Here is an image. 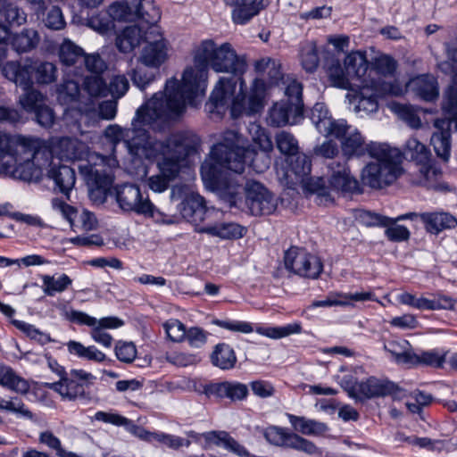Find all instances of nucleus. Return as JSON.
Returning <instances> with one entry per match:
<instances>
[{
    "instance_id": "obj_1",
    "label": "nucleus",
    "mask_w": 457,
    "mask_h": 457,
    "mask_svg": "<svg viewBox=\"0 0 457 457\" xmlns=\"http://www.w3.org/2000/svg\"><path fill=\"white\" fill-rule=\"evenodd\" d=\"M194 67L187 68L183 73L181 84L171 78L165 84V91L173 95L174 103H183L195 106L197 97L204 94L208 75V66L216 72L230 74L222 77L212 92L209 102V112L223 113L228 108L232 118L242 115L256 114L263 108V97L266 85L262 79H253L251 92L246 96L245 83L242 75L246 70L244 56L237 54L229 43L217 46L212 39L203 40L197 46L194 56Z\"/></svg>"
},
{
    "instance_id": "obj_2",
    "label": "nucleus",
    "mask_w": 457,
    "mask_h": 457,
    "mask_svg": "<svg viewBox=\"0 0 457 457\" xmlns=\"http://www.w3.org/2000/svg\"><path fill=\"white\" fill-rule=\"evenodd\" d=\"M254 144L261 150L247 145V141L234 130L224 132L220 142L211 151L210 157L201 165V177L204 184L212 189H221L225 185V171L243 173L248 163L256 172L262 173L270 165L268 152L272 149V142L265 130L258 124H251Z\"/></svg>"
},
{
    "instance_id": "obj_3",
    "label": "nucleus",
    "mask_w": 457,
    "mask_h": 457,
    "mask_svg": "<svg viewBox=\"0 0 457 457\" xmlns=\"http://www.w3.org/2000/svg\"><path fill=\"white\" fill-rule=\"evenodd\" d=\"M173 100V95H169L165 90L155 93L137 110L131 128L109 125L104 130L105 137L113 147L122 142L133 156H154L155 148L153 145L159 140L151 137L147 129L164 131L172 120L183 113L182 101L175 104Z\"/></svg>"
},
{
    "instance_id": "obj_4",
    "label": "nucleus",
    "mask_w": 457,
    "mask_h": 457,
    "mask_svg": "<svg viewBox=\"0 0 457 457\" xmlns=\"http://www.w3.org/2000/svg\"><path fill=\"white\" fill-rule=\"evenodd\" d=\"M200 145L199 137L191 130L171 133L164 141L154 143V155L142 156L157 161L160 174L149 178L148 186L154 192L165 191L171 180L177 178L187 158L196 153Z\"/></svg>"
},
{
    "instance_id": "obj_5",
    "label": "nucleus",
    "mask_w": 457,
    "mask_h": 457,
    "mask_svg": "<svg viewBox=\"0 0 457 457\" xmlns=\"http://www.w3.org/2000/svg\"><path fill=\"white\" fill-rule=\"evenodd\" d=\"M50 152L37 138L0 131V174L23 181L37 176V165H44Z\"/></svg>"
},
{
    "instance_id": "obj_6",
    "label": "nucleus",
    "mask_w": 457,
    "mask_h": 457,
    "mask_svg": "<svg viewBox=\"0 0 457 457\" xmlns=\"http://www.w3.org/2000/svg\"><path fill=\"white\" fill-rule=\"evenodd\" d=\"M370 157L377 162L368 163L361 171V181L373 189H381L391 185L401 174L402 154L387 144H372Z\"/></svg>"
},
{
    "instance_id": "obj_7",
    "label": "nucleus",
    "mask_w": 457,
    "mask_h": 457,
    "mask_svg": "<svg viewBox=\"0 0 457 457\" xmlns=\"http://www.w3.org/2000/svg\"><path fill=\"white\" fill-rule=\"evenodd\" d=\"M227 190L230 207H237L247 211L254 216L270 215L278 206L275 195L262 184L257 181H248L245 187V198L240 196L236 190L225 180V185L220 190Z\"/></svg>"
},
{
    "instance_id": "obj_8",
    "label": "nucleus",
    "mask_w": 457,
    "mask_h": 457,
    "mask_svg": "<svg viewBox=\"0 0 457 457\" xmlns=\"http://www.w3.org/2000/svg\"><path fill=\"white\" fill-rule=\"evenodd\" d=\"M341 386L348 393L349 396L359 401L393 395L395 398L405 396V393L395 383L370 377L365 381H357L353 375L342 378Z\"/></svg>"
},
{
    "instance_id": "obj_9",
    "label": "nucleus",
    "mask_w": 457,
    "mask_h": 457,
    "mask_svg": "<svg viewBox=\"0 0 457 457\" xmlns=\"http://www.w3.org/2000/svg\"><path fill=\"white\" fill-rule=\"evenodd\" d=\"M112 21L118 22H133L141 20L148 26L155 25L161 13L153 1L119 0L110 4L106 11Z\"/></svg>"
},
{
    "instance_id": "obj_10",
    "label": "nucleus",
    "mask_w": 457,
    "mask_h": 457,
    "mask_svg": "<svg viewBox=\"0 0 457 457\" xmlns=\"http://www.w3.org/2000/svg\"><path fill=\"white\" fill-rule=\"evenodd\" d=\"M265 440L271 445L291 449L311 456H321V450L312 441L287 428L270 425L262 429Z\"/></svg>"
},
{
    "instance_id": "obj_11",
    "label": "nucleus",
    "mask_w": 457,
    "mask_h": 457,
    "mask_svg": "<svg viewBox=\"0 0 457 457\" xmlns=\"http://www.w3.org/2000/svg\"><path fill=\"white\" fill-rule=\"evenodd\" d=\"M95 379L93 374L84 370H71L62 379L46 383L45 386L58 393L63 400H89L88 388Z\"/></svg>"
},
{
    "instance_id": "obj_12",
    "label": "nucleus",
    "mask_w": 457,
    "mask_h": 457,
    "mask_svg": "<svg viewBox=\"0 0 457 457\" xmlns=\"http://www.w3.org/2000/svg\"><path fill=\"white\" fill-rule=\"evenodd\" d=\"M3 74L9 80L24 89L20 97V104L27 112H35L45 104V96L37 90L32 89V80L28 68L21 67L18 62H8L3 67Z\"/></svg>"
},
{
    "instance_id": "obj_13",
    "label": "nucleus",
    "mask_w": 457,
    "mask_h": 457,
    "mask_svg": "<svg viewBox=\"0 0 457 457\" xmlns=\"http://www.w3.org/2000/svg\"><path fill=\"white\" fill-rule=\"evenodd\" d=\"M65 318L73 323L86 325L91 328L90 336L95 342L110 348L112 345V337L105 331L107 328H117L124 322L117 317H104L97 320L80 311H66Z\"/></svg>"
},
{
    "instance_id": "obj_14",
    "label": "nucleus",
    "mask_w": 457,
    "mask_h": 457,
    "mask_svg": "<svg viewBox=\"0 0 457 457\" xmlns=\"http://www.w3.org/2000/svg\"><path fill=\"white\" fill-rule=\"evenodd\" d=\"M115 196L119 206L126 212H134L138 214L155 217L154 205L149 200L146 192H142L140 187L135 184L125 183L115 187Z\"/></svg>"
},
{
    "instance_id": "obj_15",
    "label": "nucleus",
    "mask_w": 457,
    "mask_h": 457,
    "mask_svg": "<svg viewBox=\"0 0 457 457\" xmlns=\"http://www.w3.org/2000/svg\"><path fill=\"white\" fill-rule=\"evenodd\" d=\"M385 94L396 95L397 92L394 87L384 81L376 80H363L361 83L359 92L354 96L353 101L355 103L354 111L358 113H371L378 109V98Z\"/></svg>"
},
{
    "instance_id": "obj_16",
    "label": "nucleus",
    "mask_w": 457,
    "mask_h": 457,
    "mask_svg": "<svg viewBox=\"0 0 457 457\" xmlns=\"http://www.w3.org/2000/svg\"><path fill=\"white\" fill-rule=\"evenodd\" d=\"M287 270L308 278H317L323 270L320 258L298 247H291L284 256Z\"/></svg>"
},
{
    "instance_id": "obj_17",
    "label": "nucleus",
    "mask_w": 457,
    "mask_h": 457,
    "mask_svg": "<svg viewBox=\"0 0 457 457\" xmlns=\"http://www.w3.org/2000/svg\"><path fill=\"white\" fill-rule=\"evenodd\" d=\"M40 145L46 147L50 152V157L47 158V162L44 165L37 167V176L34 179L39 178L40 170L45 166H51L54 162V155L60 161H75L80 160L85 155V145L78 139L71 137H61L52 142L51 147L47 146L44 142L40 141Z\"/></svg>"
},
{
    "instance_id": "obj_18",
    "label": "nucleus",
    "mask_w": 457,
    "mask_h": 457,
    "mask_svg": "<svg viewBox=\"0 0 457 457\" xmlns=\"http://www.w3.org/2000/svg\"><path fill=\"white\" fill-rule=\"evenodd\" d=\"M156 31L157 28L154 25L149 26V31L145 33L147 44L142 49L138 59L142 65L153 70H159L160 66L168 58L167 42L161 35H158V38H155L153 42L150 41V35Z\"/></svg>"
},
{
    "instance_id": "obj_19",
    "label": "nucleus",
    "mask_w": 457,
    "mask_h": 457,
    "mask_svg": "<svg viewBox=\"0 0 457 457\" xmlns=\"http://www.w3.org/2000/svg\"><path fill=\"white\" fill-rule=\"evenodd\" d=\"M311 120L318 131L325 137H340L347 132L348 124L345 120H335L323 103H317L311 111Z\"/></svg>"
},
{
    "instance_id": "obj_20",
    "label": "nucleus",
    "mask_w": 457,
    "mask_h": 457,
    "mask_svg": "<svg viewBox=\"0 0 457 457\" xmlns=\"http://www.w3.org/2000/svg\"><path fill=\"white\" fill-rule=\"evenodd\" d=\"M436 131L433 132L430 143L436 155L447 162L451 152V129L457 130V117L436 119L434 122Z\"/></svg>"
},
{
    "instance_id": "obj_21",
    "label": "nucleus",
    "mask_w": 457,
    "mask_h": 457,
    "mask_svg": "<svg viewBox=\"0 0 457 457\" xmlns=\"http://www.w3.org/2000/svg\"><path fill=\"white\" fill-rule=\"evenodd\" d=\"M328 167L331 170L328 179L331 189L340 193H359L361 191L358 180L351 175L345 162H332Z\"/></svg>"
},
{
    "instance_id": "obj_22",
    "label": "nucleus",
    "mask_w": 457,
    "mask_h": 457,
    "mask_svg": "<svg viewBox=\"0 0 457 457\" xmlns=\"http://www.w3.org/2000/svg\"><path fill=\"white\" fill-rule=\"evenodd\" d=\"M303 112L299 107L290 104V102L280 100L275 103L269 111L267 122L272 127H283L298 122Z\"/></svg>"
},
{
    "instance_id": "obj_23",
    "label": "nucleus",
    "mask_w": 457,
    "mask_h": 457,
    "mask_svg": "<svg viewBox=\"0 0 457 457\" xmlns=\"http://www.w3.org/2000/svg\"><path fill=\"white\" fill-rule=\"evenodd\" d=\"M181 215L189 222L199 226L211 210L203 196L197 193L187 194L179 205Z\"/></svg>"
},
{
    "instance_id": "obj_24",
    "label": "nucleus",
    "mask_w": 457,
    "mask_h": 457,
    "mask_svg": "<svg viewBox=\"0 0 457 457\" xmlns=\"http://www.w3.org/2000/svg\"><path fill=\"white\" fill-rule=\"evenodd\" d=\"M204 393L207 396L217 398H228L231 401L244 400L248 395L246 385L239 382L224 381L206 385Z\"/></svg>"
},
{
    "instance_id": "obj_25",
    "label": "nucleus",
    "mask_w": 457,
    "mask_h": 457,
    "mask_svg": "<svg viewBox=\"0 0 457 457\" xmlns=\"http://www.w3.org/2000/svg\"><path fill=\"white\" fill-rule=\"evenodd\" d=\"M81 170L85 171L87 182L95 187V190L106 197L113 183V175L110 168L106 169L104 165H87L82 167Z\"/></svg>"
},
{
    "instance_id": "obj_26",
    "label": "nucleus",
    "mask_w": 457,
    "mask_h": 457,
    "mask_svg": "<svg viewBox=\"0 0 457 457\" xmlns=\"http://www.w3.org/2000/svg\"><path fill=\"white\" fill-rule=\"evenodd\" d=\"M46 170L49 179H53L60 192L68 195L75 185L76 176L72 168L52 162L51 166H45L39 173Z\"/></svg>"
},
{
    "instance_id": "obj_27",
    "label": "nucleus",
    "mask_w": 457,
    "mask_h": 457,
    "mask_svg": "<svg viewBox=\"0 0 457 457\" xmlns=\"http://www.w3.org/2000/svg\"><path fill=\"white\" fill-rule=\"evenodd\" d=\"M341 148L343 154L348 158L356 156L362 157L368 154L370 156V146L376 142L365 144L364 138L357 129H352L348 125L347 132L345 135L340 137Z\"/></svg>"
},
{
    "instance_id": "obj_28",
    "label": "nucleus",
    "mask_w": 457,
    "mask_h": 457,
    "mask_svg": "<svg viewBox=\"0 0 457 457\" xmlns=\"http://www.w3.org/2000/svg\"><path fill=\"white\" fill-rule=\"evenodd\" d=\"M410 91L426 102H433L439 96L438 84L431 75H420L411 79L408 85Z\"/></svg>"
},
{
    "instance_id": "obj_29",
    "label": "nucleus",
    "mask_w": 457,
    "mask_h": 457,
    "mask_svg": "<svg viewBox=\"0 0 457 457\" xmlns=\"http://www.w3.org/2000/svg\"><path fill=\"white\" fill-rule=\"evenodd\" d=\"M226 5L232 8V21L244 25L260 12L257 0H224Z\"/></svg>"
},
{
    "instance_id": "obj_30",
    "label": "nucleus",
    "mask_w": 457,
    "mask_h": 457,
    "mask_svg": "<svg viewBox=\"0 0 457 457\" xmlns=\"http://www.w3.org/2000/svg\"><path fill=\"white\" fill-rule=\"evenodd\" d=\"M287 417L294 430L302 435L319 436L328 429L325 423L307 419L303 416L287 413Z\"/></svg>"
},
{
    "instance_id": "obj_31",
    "label": "nucleus",
    "mask_w": 457,
    "mask_h": 457,
    "mask_svg": "<svg viewBox=\"0 0 457 457\" xmlns=\"http://www.w3.org/2000/svg\"><path fill=\"white\" fill-rule=\"evenodd\" d=\"M29 71V77L33 76L35 81L40 85H49L57 79L58 70L51 62H35L30 65H24Z\"/></svg>"
},
{
    "instance_id": "obj_32",
    "label": "nucleus",
    "mask_w": 457,
    "mask_h": 457,
    "mask_svg": "<svg viewBox=\"0 0 457 457\" xmlns=\"http://www.w3.org/2000/svg\"><path fill=\"white\" fill-rule=\"evenodd\" d=\"M203 436L206 442L212 443L216 445H222L226 449L233 452L240 457H250V453L245 447L240 445L225 431H211L204 433Z\"/></svg>"
},
{
    "instance_id": "obj_33",
    "label": "nucleus",
    "mask_w": 457,
    "mask_h": 457,
    "mask_svg": "<svg viewBox=\"0 0 457 457\" xmlns=\"http://www.w3.org/2000/svg\"><path fill=\"white\" fill-rule=\"evenodd\" d=\"M345 66L352 79H357L363 83V80H369L366 77L369 70V62L366 54L362 52H351L345 58Z\"/></svg>"
},
{
    "instance_id": "obj_34",
    "label": "nucleus",
    "mask_w": 457,
    "mask_h": 457,
    "mask_svg": "<svg viewBox=\"0 0 457 457\" xmlns=\"http://www.w3.org/2000/svg\"><path fill=\"white\" fill-rule=\"evenodd\" d=\"M420 219L425 223L426 229L433 234L457 225V220L446 212L421 213Z\"/></svg>"
},
{
    "instance_id": "obj_35",
    "label": "nucleus",
    "mask_w": 457,
    "mask_h": 457,
    "mask_svg": "<svg viewBox=\"0 0 457 457\" xmlns=\"http://www.w3.org/2000/svg\"><path fill=\"white\" fill-rule=\"evenodd\" d=\"M145 33L137 25L128 26L117 36L116 46L122 53H129L140 44Z\"/></svg>"
},
{
    "instance_id": "obj_36",
    "label": "nucleus",
    "mask_w": 457,
    "mask_h": 457,
    "mask_svg": "<svg viewBox=\"0 0 457 457\" xmlns=\"http://www.w3.org/2000/svg\"><path fill=\"white\" fill-rule=\"evenodd\" d=\"M245 228L236 223H217L204 226L196 229L199 233H205L223 239L242 237L245 234Z\"/></svg>"
},
{
    "instance_id": "obj_37",
    "label": "nucleus",
    "mask_w": 457,
    "mask_h": 457,
    "mask_svg": "<svg viewBox=\"0 0 457 457\" xmlns=\"http://www.w3.org/2000/svg\"><path fill=\"white\" fill-rule=\"evenodd\" d=\"M327 73L331 84L342 89H350L352 79L345 66H342L337 58H330L326 62Z\"/></svg>"
},
{
    "instance_id": "obj_38",
    "label": "nucleus",
    "mask_w": 457,
    "mask_h": 457,
    "mask_svg": "<svg viewBox=\"0 0 457 457\" xmlns=\"http://www.w3.org/2000/svg\"><path fill=\"white\" fill-rule=\"evenodd\" d=\"M58 56L62 65L71 67L82 62L85 52L71 40L64 39L59 47Z\"/></svg>"
},
{
    "instance_id": "obj_39",
    "label": "nucleus",
    "mask_w": 457,
    "mask_h": 457,
    "mask_svg": "<svg viewBox=\"0 0 457 457\" xmlns=\"http://www.w3.org/2000/svg\"><path fill=\"white\" fill-rule=\"evenodd\" d=\"M39 42V36L34 29H24L21 33L11 38V46L17 53H27L36 48Z\"/></svg>"
},
{
    "instance_id": "obj_40",
    "label": "nucleus",
    "mask_w": 457,
    "mask_h": 457,
    "mask_svg": "<svg viewBox=\"0 0 457 457\" xmlns=\"http://www.w3.org/2000/svg\"><path fill=\"white\" fill-rule=\"evenodd\" d=\"M211 361L214 366L221 370H230L234 368L237 362V357L230 345L220 343L214 347L211 354Z\"/></svg>"
},
{
    "instance_id": "obj_41",
    "label": "nucleus",
    "mask_w": 457,
    "mask_h": 457,
    "mask_svg": "<svg viewBox=\"0 0 457 457\" xmlns=\"http://www.w3.org/2000/svg\"><path fill=\"white\" fill-rule=\"evenodd\" d=\"M404 155L407 159L414 162L417 166L428 163L432 159L429 149L415 137H411L406 141Z\"/></svg>"
},
{
    "instance_id": "obj_42",
    "label": "nucleus",
    "mask_w": 457,
    "mask_h": 457,
    "mask_svg": "<svg viewBox=\"0 0 457 457\" xmlns=\"http://www.w3.org/2000/svg\"><path fill=\"white\" fill-rule=\"evenodd\" d=\"M397 68V62L388 54H379L374 57L370 62L368 79H373L372 73L386 78L393 76Z\"/></svg>"
},
{
    "instance_id": "obj_43",
    "label": "nucleus",
    "mask_w": 457,
    "mask_h": 457,
    "mask_svg": "<svg viewBox=\"0 0 457 457\" xmlns=\"http://www.w3.org/2000/svg\"><path fill=\"white\" fill-rule=\"evenodd\" d=\"M0 384L21 395H26L29 390L28 381L18 376L9 367L0 368Z\"/></svg>"
},
{
    "instance_id": "obj_44",
    "label": "nucleus",
    "mask_w": 457,
    "mask_h": 457,
    "mask_svg": "<svg viewBox=\"0 0 457 457\" xmlns=\"http://www.w3.org/2000/svg\"><path fill=\"white\" fill-rule=\"evenodd\" d=\"M40 278L43 281V292L47 296L62 293L72 284V279L66 274H62L57 278L51 275H41Z\"/></svg>"
},
{
    "instance_id": "obj_45",
    "label": "nucleus",
    "mask_w": 457,
    "mask_h": 457,
    "mask_svg": "<svg viewBox=\"0 0 457 457\" xmlns=\"http://www.w3.org/2000/svg\"><path fill=\"white\" fill-rule=\"evenodd\" d=\"M0 14L10 26L19 27L27 21V13L16 4L8 0H0Z\"/></svg>"
},
{
    "instance_id": "obj_46",
    "label": "nucleus",
    "mask_w": 457,
    "mask_h": 457,
    "mask_svg": "<svg viewBox=\"0 0 457 457\" xmlns=\"http://www.w3.org/2000/svg\"><path fill=\"white\" fill-rule=\"evenodd\" d=\"M67 348L71 354L77 355L87 361L103 362L106 359L105 354L94 345L85 346L79 342L71 340L67 343Z\"/></svg>"
},
{
    "instance_id": "obj_47",
    "label": "nucleus",
    "mask_w": 457,
    "mask_h": 457,
    "mask_svg": "<svg viewBox=\"0 0 457 457\" xmlns=\"http://www.w3.org/2000/svg\"><path fill=\"white\" fill-rule=\"evenodd\" d=\"M254 68L258 73L268 76L270 85L277 84L283 77L280 62L270 57L257 61Z\"/></svg>"
},
{
    "instance_id": "obj_48",
    "label": "nucleus",
    "mask_w": 457,
    "mask_h": 457,
    "mask_svg": "<svg viewBox=\"0 0 457 457\" xmlns=\"http://www.w3.org/2000/svg\"><path fill=\"white\" fill-rule=\"evenodd\" d=\"M384 349L391 354L398 364L408 366L409 361H411L413 350L406 340L390 341L387 345H385Z\"/></svg>"
},
{
    "instance_id": "obj_49",
    "label": "nucleus",
    "mask_w": 457,
    "mask_h": 457,
    "mask_svg": "<svg viewBox=\"0 0 457 457\" xmlns=\"http://www.w3.org/2000/svg\"><path fill=\"white\" fill-rule=\"evenodd\" d=\"M419 167L420 177L417 183L428 188L436 189L438 179L441 177V170L434 165L431 159L428 163L420 164Z\"/></svg>"
},
{
    "instance_id": "obj_50",
    "label": "nucleus",
    "mask_w": 457,
    "mask_h": 457,
    "mask_svg": "<svg viewBox=\"0 0 457 457\" xmlns=\"http://www.w3.org/2000/svg\"><path fill=\"white\" fill-rule=\"evenodd\" d=\"M411 361L408 366L425 365L435 368H440L445 362V356L439 354L436 350L421 351L420 353H411Z\"/></svg>"
},
{
    "instance_id": "obj_51",
    "label": "nucleus",
    "mask_w": 457,
    "mask_h": 457,
    "mask_svg": "<svg viewBox=\"0 0 457 457\" xmlns=\"http://www.w3.org/2000/svg\"><path fill=\"white\" fill-rule=\"evenodd\" d=\"M57 98L62 104L66 105L79 102L80 98L79 85L74 80L64 81L57 89Z\"/></svg>"
},
{
    "instance_id": "obj_52",
    "label": "nucleus",
    "mask_w": 457,
    "mask_h": 457,
    "mask_svg": "<svg viewBox=\"0 0 457 457\" xmlns=\"http://www.w3.org/2000/svg\"><path fill=\"white\" fill-rule=\"evenodd\" d=\"M83 90L90 97H104L108 94L107 85L101 75L87 76L83 81Z\"/></svg>"
},
{
    "instance_id": "obj_53",
    "label": "nucleus",
    "mask_w": 457,
    "mask_h": 457,
    "mask_svg": "<svg viewBox=\"0 0 457 457\" xmlns=\"http://www.w3.org/2000/svg\"><path fill=\"white\" fill-rule=\"evenodd\" d=\"M301 63L307 72H313L319 65L317 46L314 42H307L301 48Z\"/></svg>"
},
{
    "instance_id": "obj_54",
    "label": "nucleus",
    "mask_w": 457,
    "mask_h": 457,
    "mask_svg": "<svg viewBox=\"0 0 457 457\" xmlns=\"http://www.w3.org/2000/svg\"><path fill=\"white\" fill-rule=\"evenodd\" d=\"M454 302L447 296H439L435 299H428L425 297L417 298L414 308L419 310H440L453 309Z\"/></svg>"
},
{
    "instance_id": "obj_55",
    "label": "nucleus",
    "mask_w": 457,
    "mask_h": 457,
    "mask_svg": "<svg viewBox=\"0 0 457 457\" xmlns=\"http://www.w3.org/2000/svg\"><path fill=\"white\" fill-rule=\"evenodd\" d=\"M12 324L16 328L23 332L31 340H35L42 345L52 341L48 334L40 331L34 325L17 320H12Z\"/></svg>"
},
{
    "instance_id": "obj_56",
    "label": "nucleus",
    "mask_w": 457,
    "mask_h": 457,
    "mask_svg": "<svg viewBox=\"0 0 457 457\" xmlns=\"http://www.w3.org/2000/svg\"><path fill=\"white\" fill-rule=\"evenodd\" d=\"M301 326L299 324H288L284 327H276V328H262L258 327L256 328V332H258L261 335H263L265 337L278 339L282 338L287 336H290L292 334H296L301 332Z\"/></svg>"
},
{
    "instance_id": "obj_57",
    "label": "nucleus",
    "mask_w": 457,
    "mask_h": 457,
    "mask_svg": "<svg viewBox=\"0 0 457 457\" xmlns=\"http://www.w3.org/2000/svg\"><path fill=\"white\" fill-rule=\"evenodd\" d=\"M278 149L284 154L294 156L298 152V142L295 137L287 131H280L276 136Z\"/></svg>"
},
{
    "instance_id": "obj_58",
    "label": "nucleus",
    "mask_w": 457,
    "mask_h": 457,
    "mask_svg": "<svg viewBox=\"0 0 457 457\" xmlns=\"http://www.w3.org/2000/svg\"><path fill=\"white\" fill-rule=\"evenodd\" d=\"M147 67L142 65L132 71L131 79L138 88L144 90L147 85L154 80L155 76L159 73L158 70L147 71Z\"/></svg>"
},
{
    "instance_id": "obj_59",
    "label": "nucleus",
    "mask_w": 457,
    "mask_h": 457,
    "mask_svg": "<svg viewBox=\"0 0 457 457\" xmlns=\"http://www.w3.org/2000/svg\"><path fill=\"white\" fill-rule=\"evenodd\" d=\"M395 112L400 119L405 121L411 128L419 129L421 126V120L412 106L405 104H395Z\"/></svg>"
},
{
    "instance_id": "obj_60",
    "label": "nucleus",
    "mask_w": 457,
    "mask_h": 457,
    "mask_svg": "<svg viewBox=\"0 0 457 457\" xmlns=\"http://www.w3.org/2000/svg\"><path fill=\"white\" fill-rule=\"evenodd\" d=\"M302 93V85L299 82L293 80L287 86L285 89V97L282 100L290 102L291 105L299 107V109L303 112Z\"/></svg>"
},
{
    "instance_id": "obj_61",
    "label": "nucleus",
    "mask_w": 457,
    "mask_h": 457,
    "mask_svg": "<svg viewBox=\"0 0 457 457\" xmlns=\"http://www.w3.org/2000/svg\"><path fill=\"white\" fill-rule=\"evenodd\" d=\"M168 337L173 342H181L187 335L184 324L179 320H170L163 325Z\"/></svg>"
},
{
    "instance_id": "obj_62",
    "label": "nucleus",
    "mask_w": 457,
    "mask_h": 457,
    "mask_svg": "<svg viewBox=\"0 0 457 457\" xmlns=\"http://www.w3.org/2000/svg\"><path fill=\"white\" fill-rule=\"evenodd\" d=\"M115 354L119 361L130 363L137 356V349L131 342L119 341L115 345Z\"/></svg>"
},
{
    "instance_id": "obj_63",
    "label": "nucleus",
    "mask_w": 457,
    "mask_h": 457,
    "mask_svg": "<svg viewBox=\"0 0 457 457\" xmlns=\"http://www.w3.org/2000/svg\"><path fill=\"white\" fill-rule=\"evenodd\" d=\"M358 219L366 226L386 227L392 221V218L383 216L369 211H360Z\"/></svg>"
},
{
    "instance_id": "obj_64",
    "label": "nucleus",
    "mask_w": 457,
    "mask_h": 457,
    "mask_svg": "<svg viewBox=\"0 0 457 457\" xmlns=\"http://www.w3.org/2000/svg\"><path fill=\"white\" fill-rule=\"evenodd\" d=\"M454 83L456 87L449 88L443 103L444 111L451 115L448 118H457V72L454 77Z\"/></svg>"
}]
</instances>
